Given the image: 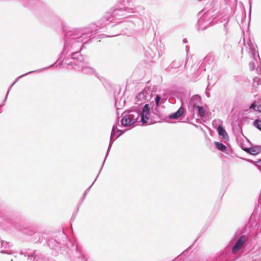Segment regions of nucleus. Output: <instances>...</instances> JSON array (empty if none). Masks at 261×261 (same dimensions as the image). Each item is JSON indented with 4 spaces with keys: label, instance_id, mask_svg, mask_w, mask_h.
Instances as JSON below:
<instances>
[{
    "label": "nucleus",
    "instance_id": "f257e3e1",
    "mask_svg": "<svg viewBox=\"0 0 261 261\" xmlns=\"http://www.w3.org/2000/svg\"><path fill=\"white\" fill-rule=\"evenodd\" d=\"M138 117V114L136 115L132 114H126L122 119L121 123L123 126H130L136 122Z\"/></svg>",
    "mask_w": 261,
    "mask_h": 261
},
{
    "label": "nucleus",
    "instance_id": "f03ea898",
    "mask_svg": "<svg viewBox=\"0 0 261 261\" xmlns=\"http://www.w3.org/2000/svg\"><path fill=\"white\" fill-rule=\"evenodd\" d=\"M246 241V237L245 236H241L232 247V251L233 253H236V252H237L243 246V244Z\"/></svg>",
    "mask_w": 261,
    "mask_h": 261
},
{
    "label": "nucleus",
    "instance_id": "7ed1b4c3",
    "mask_svg": "<svg viewBox=\"0 0 261 261\" xmlns=\"http://www.w3.org/2000/svg\"><path fill=\"white\" fill-rule=\"evenodd\" d=\"M149 117V108L148 105H145L141 113V120L143 124L147 123Z\"/></svg>",
    "mask_w": 261,
    "mask_h": 261
},
{
    "label": "nucleus",
    "instance_id": "20e7f679",
    "mask_svg": "<svg viewBox=\"0 0 261 261\" xmlns=\"http://www.w3.org/2000/svg\"><path fill=\"white\" fill-rule=\"evenodd\" d=\"M260 147L256 146L245 148L244 150L249 154L255 155L260 152Z\"/></svg>",
    "mask_w": 261,
    "mask_h": 261
},
{
    "label": "nucleus",
    "instance_id": "39448f33",
    "mask_svg": "<svg viewBox=\"0 0 261 261\" xmlns=\"http://www.w3.org/2000/svg\"><path fill=\"white\" fill-rule=\"evenodd\" d=\"M218 132L220 136H222L223 138L225 140H228L229 138L228 135L224 128L221 125L219 126L218 128Z\"/></svg>",
    "mask_w": 261,
    "mask_h": 261
},
{
    "label": "nucleus",
    "instance_id": "423d86ee",
    "mask_svg": "<svg viewBox=\"0 0 261 261\" xmlns=\"http://www.w3.org/2000/svg\"><path fill=\"white\" fill-rule=\"evenodd\" d=\"M184 109L182 107H180L177 112L170 115L169 118L171 119H177L184 114Z\"/></svg>",
    "mask_w": 261,
    "mask_h": 261
},
{
    "label": "nucleus",
    "instance_id": "0eeeda50",
    "mask_svg": "<svg viewBox=\"0 0 261 261\" xmlns=\"http://www.w3.org/2000/svg\"><path fill=\"white\" fill-rule=\"evenodd\" d=\"M250 109L261 113V104L256 101H254L250 107Z\"/></svg>",
    "mask_w": 261,
    "mask_h": 261
},
{
    "label": "nucleus",
    "instance_id": "6e6552de",
    "mask_svg": "<svg viewBox=\"0 0 261 261\" xmlns=\"http://www.w3.org/2000/svg\"><path fill=\"white\" fill-rule=\"evenodd\" d=\"M215 145L216 147L220 150L225 152L226 150V147L221 143L215 142Z\"/></svg>",
    "mask_w": 261,
    "mask_h": 261
},
{
    "label": "nucleus",
    "instance_id": "1a4fd4ad",
    "mask_svg": "<svg viewBox=\"0 0 261 261\" xmlns=\"http://www.w3.org/2000/svg\"><path fill=\"white\" fill-rule=\"evenodd\" d=\"M196 108L198 111L199 115L201 117L203 116L204 115V111L203 110L202 107L197 106H196Z\"/></svg>",
    "mask_w": 261,
    "mask_h": 261
},
{
    "label": "nucleus",
    "instance_id": "9d476101",
    "mask_svg": "<svg viewBox=\"0 0 261 261\" xmlns=\"http://www.w3.org/2000/svg\"><path fill=\"white\" fill-rule=\"evenodd\" d=\"M253 123H254V126H255L256 128H257L258 129H259V130H261V121L260 120H256Z\"/></svg>",
    "mask_w": 261,
    "mask_h": 261
},
{
    "label": "nucleus",
    "instance_id": "9b49d317",
    "mask_svg": "<svg viewBox=\"0 0 261 261\" xmlns=\"http://www.w3.org/2000/svg\"><path fill=\"white\" fill-rule=\"evenodd\" d=\"M161 100V97L159 95H157L155 97V101L157 106L159 105L160 100Z\"/></svg>",
    "mask_w": 261,
    "mask_h": 261
}]
</instances>
